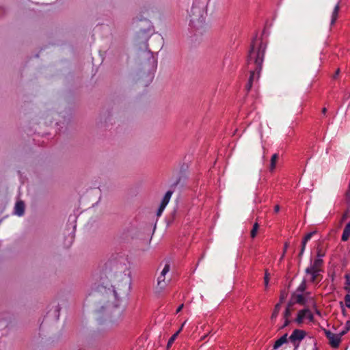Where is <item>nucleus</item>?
<instances>
[{
  "label": "nucleus",
  "instance_id": "nucleus-1",
  "mask_svg": "<svg viewBox=\"0 0 350 350\" xmlns=\"http://www.w3.org/2000/svg\"><path fill=\"white\" fill-rule=\"evenodd\" d=\"M123 266L116 260H109L105 264L103 274L111 282V288L103 287L100 311H106L109 322L112 327H117L123 320L124 310L120 305L126 301L130 292V282L123 274Z\"/></svg>",
  "mask_w": 350,
  "mask_h": 350
},
{
  "label": "nucleus",
  "instance_id": "nucleus-2",
  "mask_svg": "<svg viewBox=\"0 0 350 350\" xmlns=\"http://www.w3.org/2000/svg\"><path fill=\"white\" fill-rule=\"evenodd\" d=\"M136 27L139 28L135 38V63L138 66L139 78L146 79L148 83L152 81L157 66V61L153 52L149 49L148 41L154 31L151 22L142 16L134 19Z\"/></svg>",
  "mask_w": 350,
  "mask_h": 350
},
{
  "label": "nucleus",
  "instance_id": "nucleus-3",
  "mask_svg": "<svg viewBox=\"0 0 350 350\" xmlns=\"http://www.w3.org/2000/svg\"><path fill=\"white\" fill-rule=\"evenodd\" d=\"M206 5L204 1L194 0L189 11V27L196 31H201L205 26Z\"/></svg>",
  "mask_w": 350,
  "mask_h": 350
},
{
  "label": "nucleus",
  "instance_id": "nucleus-4",
  "mask_svg": "<svg viewBox=\"0 0 350 350\" xmlns=\"http://www.w3.org/2000/svg\"><path fill=\"white\" fill-rule=\"evenodd\" d=\"M257 35L255 36V37L253 38L250 49L248 53V55L247 57V66H249L250 62L252 61L253 59H254V64L256 66V70L259 73L261 71L262 69V64L264 59V55H265V46L263 44L262 42H260L258 51H255V42L256 40Z\"/></svg>",
  "mask_w": 350,
  "mask_h": 350
},
{
  "label": "nucleus",
  "instance_id": "nucleus-5",
  "mask_svg": "<svg viewBox=\"0 0 350 350\" xmlns=\"http://www.w3.org/2000/svg\"><path fill=\"white\" fill-rule=\"evenodd\" d=\"M163 38L161 35L154 33L153 31L148 41L149 49H150L151 52H152V50H159L163 46Z\"/></svg>",
  "mask_w": 350,
  "mask_h": 350
},
{
  "label": "nucleus",
  "instance_id": "nucleus-6",
  "mask_svg": "<svg viewBox=\"0 0 350 350\" xmlns=\"http://www.w3.org/2000/svg\"><path fill=\"white\" fill-rule=\"evenodd\" d=\"M306 332L302 329H295L289 337L290 342L294 346V350H297L300 342L306 337Z\"/></svg>",
  "mask_w": 350,
  "mask_h": 350
},
{
  "label": "nucleus",
  "instance_id": "nucleus-7",
  "mask_svg": "<svg viewBox=\"0 0 350 350\" xmlns=\"http://www.w3.org/2000/svg\"><path fill=\"white\" fill-rule=\"evenodd\" d=\"M326 337L329 339V343L333 348H338L341 342V336L339 334H334L331 331L324 329Z\"/></svg>",
  "mask_w": 350,
  "mask_h": 350
},
{
  "label": "nucleus",
  "instance_id": "nucleus-8",
  "mask_svg": "<svg viewBox=\"0 0 350 350\" xmlns=\"http://www.w3.org/2000/svg\"><path fill=\"white\" fill-rule=\"evenodd\" d=\"M111 112L109 109H103L99 114L97 120V124L99 126H106L111 120Z\"/></svg>",
  "mask_w": 350,
  "mask_h": 350
},
{
  "label": "nucleus",
  "instance_id": "nucleus-9",
  "mask_svg": "<svg viewBox=\"0 0 350 350\" xmlns=\"http://www.w3.org/2000/svg\"><path fill=\"white\" fill-rule=\"evenodd\" d=\"M321 271H323L322 269H314L313 267H308L306 269V273L311 275L310 282L312 283L319 282L321 280H319V277Z\"/></svg>",
  "mask_w": 350,
  "mask_h": 350
},
{
  "label": "nucleus",
  "instance_id": "nucleus-10",
  "mask_svg": "<svg viewBox=\"0 0 350 350\" xmlns=\"http://www.w3.org/2000/svg\"><path fill=\"white\" fill-rule=\"evenodd\" d=\"M292 298H294L295 302L301 306H306L307 304V298L302 293H297L294 292L292 293Z\"/></svg>",
  "mask_w": 350,
  "mask_h": 350
},
{
  "label": "nucleus",
  "instance_id": "nucleus-11",
  "mask_svg": "<svg viewBox=\"0 0 350 350\" xmlns=\"http://www.w3.org/2000/svg\"><path fill=\"white\" fill-rule=\"evenodd\" d=\"M25 204L23 201H17L14 206V213L18 216H22L25 213Z\"/></svg>",
  "mask_w": 350,
  "mask_h": 350
},
{
  "label": "nucleus",
  "instance_id": "nucleus-12",
  "mask_svg": "<svg viewBox=\"0 0 350 350\" xmlns=\"http://www.w3.org/2000/svg\"><path fill=\"white\" fill-rule=\"evenodd\" d=\"M309 312L308 308H304L299 311L297 313V316L296 319H295V321L298 323L299 325H301L304 323V319L306 317L307 313Z\"/></svg>",
  "mask_w": 350,
  "mask_h": 350
},
{
  "label": "nucleus",
  "instance_id": "nucleus-13",
  "mask_svg": "<svg viewBox=\"0 0 350 350\" xmlns=\"http://www.w3.org/2000/svg\"><path fill=\"white\" fill-rule=\"evenodd\" d=\"M287 336H288V334H285L282 336H281L279 339H278L273 345V350L278 349L283 344L286 343L288 342Z\"/></svg>",
  "mask_w": 350,
  "mask_h": 350
},
{
  "label": "nucleus",
  "instance_id": "nucleus-14",
  "mask_svg": "<svg viewBox=\"0 0 350 350\" xmlns=\"http://www.w3.org/2000/svg\"><path fill=\"white\" fill-rule=\"evenodd\" d=\"M186 323V321H185L180 328L169 339L168 342H167V349H169L170 348V347L172 346V345L174 343V340H176V338H177V336H178L179 333L181 332L183 326L185 325V324Z\"/></svg>",
  "mask_w": 350,
  "mask_h": 350
},
{
  "label": "nucleus",
  "instance_id": "nucleus-15",
  "mask_svg": "<svg viewBox=\"0 0 350 350\" xmlns=\"http://www.w3.org/2000/svg\"><path fill=\"white\" fill-rule=\"evenodd\" d=\"M339 3H340V1L338 2V3L336 4V5L335 6L334 10H333V12H332V19H331V25H334V23H336V20H337V18H338V12H339V10H340V5H339Z\"/></svg>",
  "mask_w": 350,
  "mask_h": 350
},
{
  "label": "nucleus",
  "instance_id": "nucleus-16",
  "mask_svg": "<svg viewBox=\"0 0 350 350\" xmlns=\"http://www.w3.org/2000/svg\"><path fill=\"white\" fill-rule=\"evenodd\" d=\"M350 237V221L345 226L341 239L342 241H347Z\"/></svg>",
  "mask_w": 350,
  "mask_h": 350
},
{
  "label": "nucleus",
  "instance_id": "nucleus-17",
  "mask_svg": "<svg viewBox=\"0 0 350 350\" xmlns=\"http://www.w3.org/2000/svg\"><path fill=\"white\" fill-rule=\"evenodd\" d=\"M62 118H63V120H59V122H57V124H62L64 125H68L71 122L72 116L70 113H65V114H62Z\"/></svg>",
  "mask_w": 350,
  "mask_h": 350
},
{
  "label": "nucleus",
  "instance_id": "nucleus-18",
  "mask_svg": "<svg viewBox=\"0 0 350 350\" xmlns=\"http://www.w3.org/2000/svg\"><path fill=\"white\" fill-rule=\"evenodd\" d=\"M317 233V231H312L310 233H308L303 239L302 240V242H301V247L302 248H306V243L307 242L311 239V237Z\"/></svg>",
  "mask_w": 350,
  "mask_h": 350
},
{
  "label": "nucleus",
  "instance_id": "nucleus-19",
  "mask_svg": "<svg viewBox=\"0 0 350 350\" xmlns=\"http://www.w3.org/2000/svg\"><path fill=\"white\" fill-rule=\"evenodd\" d=\"M172 193H173V191H171V190L167 191L165 193L164 197L163 198V200H162L161 204L167 206V204H168Z\"/></svg>",
  "mask_w": 350,
  "mask_h": 350
},
{
  "label": "nucleus",
  "instance_id": "nucleus-20",
  "mask_svg": "<svg viewBox=\"0 0 350 350\" xmlns=\"http://www.w3.org/2000/svg\"><path fill=\"white\" fill-rule=\"evenodd\" d=\"M323 263V260L322 258H317L314 260L312 265H311L309 267H313L314 269H321L320 267L322 266Z\"/></svg>",
  "mask_w": 350,
  "mask_h": 350
},
{
  "label": "nucleus",
  "instance_id": "nucleus-21",
  "mask_svg": "<svg viewBox=\"0 0 350 350\" xmlns=\"http://www.w3.org/2000/svg\"><path fill=\"white\" fill-rule=\"evenodd\" d=\"M278 154H273V156L271 157V163H270V170L271 171H273L275 167V165H276V162L278 159Z\"/></svg>",
  "mask_w": 350,
  "mask_h": 350
},
{
  "label": "nucleus",
  "instance_id": "nucleus-22",
  "mask_svg": "<svg viewBox=\"0 0 350 350\" xmlns=\"http://www.w3.org/2000/svg\"><path fill=\"white\" fill-rule=\"evenodd\" d=\"M280 308H281L280 304H276L274 307L273 311L272 312L271 317V320L275 319L278 317V313L280 310Z\"/></svg>",
  "mask_w": 350,
  "mask_h": 350
},
{
  "label": "nucleus",
  "instance_id": "nucleus-23",
  "mask_svg": "<svg viewBox=\"0 0 350 350\" xmlns=\"http://www.w3.org/2000/svg\"><path fill=\"white\" fill-rule=\"evenodd\" d=\"M307 288L306 286V280H304L300 284V285L298 286V288L296 290V293H303L305 292L306 289Z\"/></svg>",
  "mask_w": 350,
  "mask_h": 350
},
{
  "label": "nucleus",
  "instance_id": "nucleus-24",
  "mask_svg": "<svg viewBox=\"0 0 350 350\" xmlns=\"http://www.w3.org/2000/svg\"><path fill=\"white\" fill-rule=\"evenodd\" d=\"M258 228H259V224L257 222H256L254 224L253 228L250 232V235H251L252 238L254 239V237H256Z\"/></svg>",
  "mask_w": 350,
  "mask_h": 350
},
{
  "label": "nucleus",
  "instance_id": "nucleus-25",
  "mask_svg": "<svg viewBox=\"0 0 350 350\" xmlns=\"http://www.w3.org/2000/svg\"><path fill=\"white\" fill-rule=\"evenodd\" d=\"M250 78H249V80H248V82H250V83H252L253 82V80L254 79V76L256 75V73L258 75V77H259V75H260V72L258 73L257 72V70H256V68L254 70H251L250 71Z\"/></svg>",
  "mask_w": 350,
  "mask_h": 350
},
{
  "label": "nucleus",
  "instance_id": "nucleus-26",
  "mask_svg": "<svg viewBox=\"0 0 350 350\" xmlns=\"http://www.w3.org/2000/svg\"><path fill=\"white\" fill-rule=\"evenodd\" d=\"M286 297L287 293L285 291H282L280 293V301L278 304H280V305H282V304L284 301Z\"/></svg>",
  "mask_w": 350,
  "mask_h": 350
},
{
  "label": "nucleus",
  "instance_id": "nucleus-27",
  "mask_svg": "<svg viewBox=\"0 0 350 350\" xmlns=\"http://www.w3.org/2000/svg\"><path fill=\"white\" fill-rule=\"evenodd\" d=\"M170 260H167L163 271H161V276H165V274L170 271Z\"/></svg>",
  "mask_w": 350,
  "mask_h": 350
},
{
  "label": "nucleus",
  "instance_id": "nucleus-28",
  "mask_svg": "<svg viewBox=\"0 0 350 350\" xmlns=\"http://www.w3.org/2000/svg\"><path fill=\"white\" fill-rule=\"evenodd\" d=\"M170 260H167L163 271H161V276H165V274L170 271Z\"/></svg>",
  "mask_w": 350,
  "mask_h": 350
},
{
  "label": "nucleus",
  "instance_id": "nucleus-29",
  "mask_svg": "<svg viewBox=\"0 0 350 350\" xmlns=\"http://www.w3.org/2000/svg\"><path fill=\"white\" fill-rule=\"evenodd\" d=\"M170 260H167L163 271H161V276H165V274L170 271Z\"/></svg>",
  "mask_w": 350,
  "mask_h": 350
},
{
  "label": "nucleus",
  "instance_id": "nucleus-30",
  "mask_svg": "<svg viewBox=\"0 0 350 350\" xmlns=\"http://www.w3.org/2000/svg\"><path fill=\"white\" fill-rule=\"evenodd\" d=\"M269 278H270V274L268 272V271L266 270L265 273V277H264V283H265V286L266 288L268 287L269 282Z\"/></svg>",
  "mask_w": 350,
  "mask_h": 350
},
{
  "label": "nucleus",
  "instance_id": "nucleus-31",
  "mask_svg": "<svg viewBox=\"0 0 350 350\" xmlns=\"http://www.w3.org/2000/svg\"><path fill=\"white\" fill-rule=\"evenodd\" d=\"M350 330V320L349 321H347L346 324H345V329L342 330L340 334V336H344L345 334H346L347 333V332Z\"/></svg>",
  "mask_w": 350,
  "mask_h": 350
},
{
  "label": "nucleus",
  "instance_id": "nucleus-32",
  "mask_svg": "<svg viewBox=\"0 0 350 350\" xmlns=\"http://www.w3.org/2000/svg\"><path fill=\"white\" fill-rule=\"evenodd\" d=\"M292 309L285 308L283 316L285 319H289V317L291 316Z\"/></svg>",
  "mask_w": 350,
  "mask_h": 350
},
{
  "label": "nucleus",
  "instance_id": "nucleus-33",
  "mask_svg": "<svg viewBox=\"0 0 350 350\" xmlns=\"http://www.w3.org/2000/svg\"><path fill=\"white\" fill-rule=\"evenodd\" d=\"M296 304V302H295V299L294 298H291V299L288 301V302L287 303V305L286 306V308H289V309H292L293 310V307L294 306V305Z\"/></svg>",
  "mask_w": 350,
  "mask_h": 350
},
{
  "label": "nucleus",
  "instance_id": "nucleus-34",
  "mask_svg": "<svg viewBox=\"0 0 350 350\" xmlns=\"http://www.w3.org/2000/svg\"><path fill=\"white\" fill-rule=\"evenodd\" d=\"M345 302L346 307L350 308V295L347 294L345 296Z\"/></svg>",
  "mask_w": 350,
  "mask_h": 350
},
{
  "label": "nucleus",
  "instance_id": "nucleus-35",
  "mask_svg": "<svg viewBox=\"0 0 350 350\" xmlns=\"http://www.w3.org/2000/svg\"><path fill=\"white\" fill-rule=\"evenodd\" d=\"M345 200L347 204L350 206V189L348 190L345 193Z\"/></svg>",
  "mask_w": 350,
  "mask_h": 350
},
{
  "label": "nucleus",
  "instance_id": "nucleus-36",
  "mask_svg": "<svg viewBox=\"0 0 350 350\" xmlns=\"http://www.w3.org/2000/svg\"><path fill=\"white\" fill-rule=\"evenodd\" d=\"M345 278L346 279V284L350 286V275L349 274H346L345 276ZM345 289L346 291H350V287L349 288L345 287Z\"/></svg>",
  "mask_w": 350,
  "mask_h": 350
},
{
  "label": "nucleus",
  "instance_id": "nucleus-37",
  "mask_svg": "<svg viewBox=\"0 0 350 350\" xmlns=\"http://www.w3.org/2000/svg\"><path fill=\"white\" fill-rule=\"evenodd\" d=\"M165 206H165V205H164V204H160V206H159V208H158V210H157V216L161 215V213H162V212L163 211V210H164V208H165Z\"/></svg>",
  "mask_w": 350,
  "mask_h": 350
},
{
  "label": "nucleus",
  "instance_id": "nucleus-38",
  "mask_svg": "<svg viewBox=\"0 0 350 350\" xmlns=\"http://www.w3.org/2000/svg\"><path fill=\"white\" fill-rule=\"evenodd\" d=\"M340 308H341V310H342V313L344 316H346L347 315V311H346V309L345 308V305L343 304L342 301H340Z\"/></svg>",
  "mask_w": 350,
  "mask_h": 350
},
{
  "label": "nucleus",
  "instance_id": "nucleus-39",
  "mask_svg": "<svg viewBox=\"0 0 350 350\" xmlns=\"http://www.w3.org/2000/svg\"><path fill=\"white\" fill-rule=\"evenodd\" d=\"M324 256H325V253L323 252L321 249L318 248L317 254V258H321Z\"/></svg>",
  "mask_w": 350,
  "mask_h": 350
},
{
  "label": "nucleus",
  "instance_id": "nucleus-40",
  "mask_svg": "<svg viewBox=\"0 0 350 350\" xmlns=\"http://www.w3.org/2000/svg\"><path fill=\"white\" fill-rule=\"evenodd\" d=\"M306 318L308 319L310 321H314V316H313V314H312V312H310V310H309V312L307 313Z\"/></svg>",
  "mask_w": 350,
  "mask_h": 350
},
{
  "label": "nucleus",
  "instance_id": "nucleus-41",
  "mask_svg": "<svg viewBox=\"0 0 350 350\" xmlns=\"http://www.w3.org/2000/svg\"><path fill=\"white\" fill-rule=\"evenodd\" d=\"M290 323H291V321L289 319H285L284 323L283 325L280 327V329H283V328L288 326Z\"/></svg>",
  "mask_w": 350,
  "mask_h": 350
},
{
  "label": "nucleus",
  "instance_id": "nucleus-42",
  "mask_svg": "<svg viewBox=\"0 0 350 350\" xmlns=\"http://www.w3.org/2000/svg\"><path fill=\"white\" fill-rule=\"evenodd\" d=\"M348 217V211H347L342 216L341 222L345 221Z\"/></svg>",
  "mask_w": 350,
  "mask_h": 350
},
{
  "label": "nucleus",
  "instance_id": "nucleus-43",
  "mask_svg": "<svg viewBox=\"0 0 350 350\" xmlns=\"http://www.w3.org/2000/svg\"><path fill=\"white\" fill-rule=\"evenodd\" d=\"M304 250H305V249L301 247V250H300V252H299V253L298 254V258L299 259V263H300V262H301V256H302V255H303V254L304 252Z\"/></svg>",
  "mask_w": 350,
  "mask_h": 350
},
{
  "label": "nucleus",
  "instance_id": "nucleus-44",
  "mask_svg": "<svg viewBox=\"0 0 350 350\" xmlns=\"http://www.w3.org/2000/svg\"><path fill=\"white\" fill-rule=\"evenodd\" d=\"M288 247V243H285L284 248V252H283V254H282V256L280 258V260L284 258V254H285Z\"/></svg>",
  "mask_w": 350,
  "mask_h": 350
},
{
  "label": "nucleus",
  "instance_id": "nucleus-45",
  "mask_svg": "<svg viewBox=\"0 0 350 350\" xmlns=\"http://www.w3.org/2000/svg\"><path fill=\"white\" fill-rule=\"evenodd\" d=\"M165 276H161V275L158 278V285L160 286L162 282H164Z\"/></svg>",
  "mask_w": 350,
  "mask_h": 350
},
{
  "label": "nucleus",
  "instance_id": "nucleus-46",
  "mask_svg": "<svg viewBox=\"0 0 350 350\" xmlns=\"http://www.w3.org/2000/svg\"><path fill=\"white\" fill-rule=\"evenodd\" d=\"M252 87V83L247 82V83L246 85L247 91L249 92L251 90Z\"/></svg>",
  "mask_w": 350,
  "mask_h": 350
},
{
  "label": "nucleus",
  "instance_id": "nucleus-47",
  "mask_svg": "<svg viewBox=\"0 0 350 350\" xmlns=\"http://www.w3.org/2000/svg\"><path fill=\"white\" fill-rule=\"evenodd\" d=\"M340 73V69L338 68L336 71V72L334 73V75H333V79H336V77L338 76Z\"/></svg>",
  "mask_w": 350,
  "mask_h": 350
},
{
  "label": "nucleus",
  "instance_id": "nucleus-48",
  "mask_svg": "<svg viewBox=\"0 0 350 350\" xmlns=\"http://www.w3.org/2000/svg\"><path fill=\"white\" fill-rule=\"evenodd\" d=\"M181 177H179L177 180L172 185V187H176L178 185L180 181Z\"/></svg>",
  "mask_w": 350,
  "mask_h": 350
},
{
  "label": "nucleus",
  "instance_id": "nucleus-49",
  "mask_svg": "<svg viewBox=\"0 0 350 350\" xmlns=\"http://www.w3.org/2000/svg\"><path fill=\"white\" fill-rule=\"evenodd\" d=\"M183 307H184V304H183L180 305L178 306V308H177V310H176V313L180 312L182 310V309L183 308Z\"/></svg>",
  "mask_w": 350,
  "mask_h": 350
},
{
  "label": "nucleus",
  "instance_id": "nucleus-50",
  "mask_svg": "<svg viewBox=\"0 0 350 350\" xmlns=\"http://www.w3.org/2000/svg\"><path fill=\"white\" fill-rule=\"evenodd\" d=\"M280 206H279V205H278V204H277V205H275V206H274V212H275V213H278V212H279V211H280Z\"/></svg>",
  "mask_w": 350,
  "mask_h": 350
},
{
  "label": "nucleus",
  "instance_id": "nucleus-51",
  "mask_svg": "<svg viewBox=\"0 0 350 350\" xmlns=\"http://www.w3.org/2000/svg\"><path fill=\"white\" fill-rule=\"evenodd\" d=\"M305 293L303 294L304 295H305L307 298V300L310 298V292H304Z\"/></svg>",
  "mask_w": 350,
  "mask_h": 350
},
{
  "label": "nucleus",
  "instance_id": "nucleus-52",
  "mask_svg": "<svg viewBox=\"0 0 350 350\" xmlns=\"http://www.w3.org/2000/svg\"><path fill=\"white\" fill-rule=\"evenodd\" d=\"M60 306H59V304H58L57 306H56V309H55V311L59 313V310H60Z\"/></svg>",
  "mask_w": 350,
  "mask_h": 350
},
{
  "label": "nucleus",
  "instance_id": "nucleus-53",
  "mask_svg": "<svg viewBox=\"0 0 350 350\" xmlns=\"http://www.w3.org/2000/svg\"><path fill=\"white\" fill-rule=\"evenodd\" d=\"M326 111H327V109H326L325 107L323 108V109H322V113H323V114H325Z\"/></svg>",
  "mask_w": 350,
  "mask_h": 350
},
{
  "label": "nucleus",
  "instance_id": "nucleus-54",
  "mask_svg": "<svg viewBox=\"0 0 350 350\" xmlns=\"http://www.w3.org/2000/svg\"><path fill=\"white\" fill-rule=\"evenodd\" d=\"M316 313L318 314V315H321V312L319 310L316 309Z\"/></svg>",
  "mask_w": 350,
  "mask_h": 350
},
{
  "label": "nucleus",
  "instance_id": "nucleus-55",
  "mask_svg": "<svg viewBox=\"0 0 350 350\" xmlns=\"http://www.w3.org/2000/svg\"><path fill=\"white\" fill-rule=\"evenodd\" d=\"M209 333H211V332H208V333L207 334L204 335V336L202 338V340H204V338L208 336V334Z\"/></svg>",
  "mask_w": 350,
  "mask_h": 350
},
{
  "label": "nucleus",
  "instance_id": "nucleus-56",
  "mask_svg": "<svg viewBox=\"0 0 350 350\" xmlns=\"http://www.w3.org/2000/svg\"><path fill=\"white\" fill-rule=\"evenodd\" d=\"M62 294H63V292H61L59 294V297H61L62 296Z\"/></svg>",
  "mask_w": 350,
  "mask_h": 350
},
{
  "label": "nucleus",
  "instance_id": "nucleus-57",
  "mask_svg": "<svg viewBox=\"0 0 350 350\" xmlns=\"http://www.w3.org/2000/svg\"><path fill=\"white\" fill-rule=\"evenodd\" d=\"M265 152H263L262 158L265 159Z\"/></svg>",
  "mask_w": 350,
  "mask_h": 350
},
{
  "label": "nucleus",
  "instance_id": "nucleus-58",
  "mask_svg": "<svg viewBox=\"0 0 350 350\" xmlns=\"http://www.w3.org/2000/svg\"><path fill=\"white\" fill-rule=\"evenodd\" d=\"M77 350H83V349H77Z\"/></svg>",
  "mask_w": 350,
  "mask_h": 350
}]
</instances>
